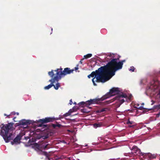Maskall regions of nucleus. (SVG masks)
Masks as SVG:
<instances>
[{"label":"nucleus","instance_id":"obj_32","mask_svg":"<svg viewBox=\"0 0 160 160\" xmlns=\"http://www.w3.org/2000/svg\"><path fill=\"white\" fill-rule=\"evenodd\" d=\"M88 77L89 78H91V76L89 75H88Z\"/></svg>","mask_w":160,"mask_h":160},{"label":"nucleus","instance_id":"obj_3","mask_svg":"<svg viewBox=\"0 0 160 160\" xmlns=\"http://www.w3.org/2000/svg\"><path fill=\"white\" fill-rule=\"evenodd\" d=\"M2 126L1 128L0 134L2 137L5 142H8L10 140L12 139V132L11 130L12 125H10L9 124H2Z\"/></svg>","mask_w":160,"mask_h":160},{"label":"nucleus","instance_id":"obj_35","mask_svg":"<svg viewBox=\"0 0 160 160\" xmlns=\"http://www.w3.org/2000/svg\"><path fill=\"white\" fill-rule=\"evenodd\" d=\"M16 114H17V115H19V113H18V112H17V113H16Z\"/></svg>","mask_w":160,"mask_h":160},{"label":"nucleus","instance_id":"obj_28","mask_svg":"<svg viewBox=\"0 0 160 160\" xmlns=\"http://www.w3.org/2000/svg\"><path fill=\"white\" fill-rule=\"evenodd\" d=\"M70 102H69V104L70 105H72V103H73V102H72V101H70Z\"/></svg>","mask_w":160,"mask_h":160},{"label":"nucleus","instance_id":"obj_2","mask_svg":"<svg viewBox=\"0 0 160 160\" xmlns=\"http://www.w3.org/2000/svg\"><path fill=\"white\" fill-rule=\"evenodd\" d=\"M120 57L117 58L112 59L106 65L101 67L104 68L110 78L115 74V72L122 68V64L118 61Z\"/></svg>","mask_w":160,"mask_h":160},{"label":"nucleus","instance_id":"obj_12","mask_svg":"<svg viewBox=\"0 0 160 160\" xmlns=\"http://www.w3.org/2000/svg\"><path fill=\"white\" fill-rule=\"evenodd\" d=\"M20 122L21 124L22 125H27L28 123H30V122H29V121L26 120L25 119H23V120H21Z\"/></svg>","mask_w":160,"mask_h":160},{"label":"nucleus","instance_id":"obj_37","mask_svg":"<svg viewBox=\"0 0 160 160\" xmlns=\"http://www.w3.org/2000/svg\"><path fill=\"white\" fill-rule=\"evenodd\" d=\"M159 159L160 160V155H159Z\"/></svg>","mask_w":160,"mask_h":160},{"label":"nucleus","instance_id":"obj_15","mask_svg":"<svg viewBox=\"0 0 160 160\" xmlns=\"http://www.w3.org/2000/svg\"><path fill=\"white\" fill-rule=\"evenodd\" d=\"M148 156L150 159L155 158L156 157V155L155 154H148Z\"/></svg>","mask_w":160,"mask_h":160},{"label":"nucleus","instance_id":"obj_4","mask_svg":"<svg viewBox=\"0 0 160 160\" xmlns=\"http://www.w3.org/2000/svg\"><path fill=\"white\" fill-rule=\"evenodd\" d=\"M109 76L104 68L101 69L96 74V75L92 78V81L94 86H97L95 83L94 79L96 78L95 81L97 82H104L108 80L110 77Z\"/></svg>","mask_w":160,"mask_h":160},{"label":"nucleus","instance_id":"obj_20","mask_svg":"<svg viewBox=\"0 0 160 160\" xmlns=\"http://www.w3.org/2000/svg\"><path fill=\"white\" fill-rule=\"evenodd\" d=\"M4 116H7V117L8 118H12V116L11 115V114L9 115H7L6 114H4Z\"/></svg>","mask_w":160,"mask_h":160},{"label":"nucleus","instance_id":"obj_14","mask_svg":"<svg viewBox=\"0 0 160 160\" xmlns=\"http://www.w3.org/2000/svg\"><path fill=\"white\" fill-rule=\"evenodd\" d=\"M92 54H88L83 56V58L82 59V60H83L84 59H87L92 57Z\"/></svg>","mask_w":160,"mask_h":160},{"label":"nucleus","instance_id":"obj_6","mask_svg":"<svg viewBox=\"0 0 160 160\" xmlns=\"http://www.w3.org/2000/svg\"><path fill=\"white\" fill-rule=\"evenodd\" d=\"M96 101H87L85 102H82L78 103V106H74L71 109L69 110V112H71L72 113L73 112H76L79 109L80 107H88V105H90L93 102H95Z\"/></svg>","mask_w":160,"mask_h":160},{"label":"nucleus","instance_id":"obj_22","mask_svg":"<svg viewBox=\"0 0 160 160\" xmlns=\"http://www.w3.org/2000/svg\"><path fill=\"white\" fill-rule=\"evenodd\" d=\"M106 109H107V108H102V109L100 110V112H103L104 111H106Z\"/></svg>","mask_w":160,"mask_h":160},{"label":"nucleus","instance_id":"obj_25","mask_svg":"<svg viewBox=\"0 0 160 160\" xmlns=\"http://www.w3.org/2000/svg\"><path fill=\"white\" fill-rule=\"evenodd\" d=\"M78 65H77V67H76L74 68V70L75 71H77V70H78Z\"/></svg>","mask_w":160,"mask_h":160},{"label":"nucleus","instance_id":"obj_19","mask_svg":"<svg viewBox=\"0 0 160 160\" xmlns=\"http://www.w3.org/2000/svg\"><path fill=\"white\" fill-rule=\"evenodd\" d=\"M135 70V68L134 67L132 66L130 67V69H129V71H131L132 72H134Z\"/></svg>","mask_w":160,"mask_h":160},{"label":"nucleus","instance_id":"obj_34","mask_svg":"<svg viewBox=\"0 0 160 160\" xmlns=\"http://www.w3.org/2000/svg\"><path fill=\"white\" fill-rule=\"evenodd\" d=\"M73 104H76V103L75 102H74L73 103Z\"/></svg>","mask_w":160,"mask_h":160},{"label":"nucleus","instance_id":"obj_9","mask_svg":"<svg viewBox=\"0 0 160 160\" xmlns=\"http://www.w3.org/2000/svg\"><path fill=\"white\" fill-rule=\"evenodd\" d=\"M54 120V118H46L44 119H40L38 121L39 123H41L38 125V126L39 127H41L42 126L43 124L45 123H47L48 122H52Z\"/></svg>","mask_w":160,"mask_h":160},{"label":"nucleus","instance_id":"obj_29","mask_svg":"<svg viewBox=\"0 0 160 160\" xmlns=\"http://www.w3.org/2000/svg\"><path fill=\"white\" fill-rule=\"evenodd\" d=\"M16 117H14V118H13V121H14V122H16V121L15 120V119H16Z\"/></svg>","mask_w":160,"mask_h":160},{"label":"nucleus","instance_id":"obj_7","mask_svg":"<svg viewBox=\"0 0 160 160\" xmlns=\"http://www.w3.org/2000/svg\"><path fill=\"white\" fill-rule=\"evenodd\" d=\"M48 75L52 78V79L49 80V81L51 82V84L48 85L47 86H46L44 87V89L46 90H48L51 88L53 86V83L55 82H58L59 80L58 79L57 77L55 76H54V74L53 72V70H52L51 71L48 72Z\"/></svg>","mask_w":160,"mask_h":160},{"label":"nucleus","instance_id":"obj_30","mask_svg":"<svg viewBox=\"0 0 160 160\" xmlns=\"http://www.w3.org/2000/svg\"><path fill=\"white\" fill-rule=\"evenodd\" d=\"M137 108L140 109H142V107H137Z\"/></svg>","mask_w":160,"mask_h":160},{"label":"nucleus","instance_id":"obj_1","mask_svg":"<svg viewBox=\"0 0 160 160\" xmlns=\"http://www.w3.org/2000/svg\"><path fill=\"white\" fill-rule=\"evenodd\" d=\"M115 96V97L110 100H124L123 98H125L131 100L133 99V97L131 94H127L121 92L118 88H112L105 95L101 98H96L95 99H90L89 100H104L112 96Z\"/></svg>","mask_w":160,"mask_h":160},{"label":"nucleus","instance_id":"obj_16","mask_svg":"<svg viewBox=\"0 0 160 160\" xmlns=\"http://www.w3.org/2000/svg\"><path fill=\"white\" fill-rule=\"evenodd\" d=\"M102 124L101 123H95L93 125V127L95 128L100 127L102 126Z\"/></svg>","mask_w":160,"mask_h":160},{"label":"nucleus","instance_id":"obj_31","mask_svg":"<svg viewBox=\"0 0 160 160\" xmlns=\"http://www.w3.org/2000/svg\"><path fill=\"white\" fill-rule=\"evenodd\" d=\"M83 60H82V59L81 60V61H80V63H81V64H82V61Z\"/></svg>","mask_w":160,"mask_h":160},{"label":"nucleus","instance_id":"obj_27","mask_svg":"<svg viewBox=\"0 0 160 160\" xmlns=\"http://www.w3.org/2000/svg\"><path fill=\"white\" fill-rule=\"evenodd\" d=\"M60 126V124H58V125H55V124H54L53 125V126L54 127H55L56 126H58V127H59Z\"/></svg>","mask_w":160,"mask_h":160},{"label":"nucleus","instance_id":"obj_24","mask_svg":"<svg viewBox=\"0 0 160 160\" xmlns=\"http://www.w3.org/2000/svg\"><path fill=\"white\" fill-rule=\"evenodd\" d=\"M127 123L128 124H132V122L130 121H128L127 122Z\"/></svg>","mask_w":160,"mask_h":160},{"label":"nucleus","instance_id":"obj_8","mask_svg":"<svg viewBox=\"0 0 160 160\" xmlns=\"http://www.w3.org/2000/svg\"><path fill=\"white\" fill-rule=\"evenodd\" d=\"M131 150L132 151L131 153L127 154V156L129 157H133L139 154H141L143 156L144 154V153L141 152L140 150L136 146H133L132 148H131Z\"/></svg>","mask_w":160,"mask_h":160},{"label":"nucleus","instance_id":"obj_36","mask_svg":"<svg viewBox=\"0 0 160 160\" xmlns=\"http://www.w3.org/2000/svg\"><path fill=\"white\" fill-rule=\"evenodd\" d=\"M123 102H123L125 101L124 100H123V101H122Z\"/></svg>","mask_w":160,"mask_h":160},{"label":"nucleus","instance_id":"obj_13","mask_svg":"<svg viewBox=\"0 0 160 160\" xmlns=\"http://www.w3.org/2000/svg\"><path fill=\"white\" fill-rule=\"evenodd\" d=\"M21 139L20 137L19 136H17L13 140V142L15 143H18Z\"/></svg>","mask_w":160,"mask_h":160},{"label":"nucleus","instance_id":"obj_33","mask_svg":"<svg viewBox=\"0 0 160 160\" xmlns=\"http://www.w3.org/2000/svg\"><path fill=\"white\" fill-rule=\"evenodd\" d=\"M96 143L95 142H93V143L92 144L93 145H96Z\"/></svg>","mask_w":160,"mask_h":160},{"label":"nucleus","instance_id":"obj_11","mask_svg":"<svg viewBox=\"0 0 160 160\" xmlns=\"http://www.w3.org/2000/svg\"><path fill=\"white\" fill-rule=\"evenodd\" d=\"M102 68H101V67L100 68H99L98 70H96L95 71L92 72L91 74H89V75L92 77H94L96 75V74L98 72V71H99V70Z\"/></svg>","mask_w":160,"mask_h":160},{"label":"nucleus","instance_id":"obj_18","mask_svg":"<svg viewBox=\"0 0 160 160\" xmlns=\"http://www.w3.org/2000/svg\"><path fill=\"white\" fill-rule=\"evenodd\" d=\"M71 113H72L71 112H69V110L68 111V112H67L64 114V116L66 117L67 116H69V115H71Z\"/></svg>","mask_w":160,"mask_h":160},{"label":"nucleus","instance_id":"obj_10","mask_svg":"<svg viewBox=\"0 0 160 160\" xmlns=\"http://www.w3.org/2000/svg\"><path fill=\"white\" fill-rule=\"evenodd\" d=\"M48 145V144L44 142L42 143L40 145H39L37 143H35L34 145V147L37 150L41 151V149H46L47 148Z\"/></svg>","mask_w":160,"mask_h":160},{"label":"nucleus","instance_id":"obj_26","mask_svg":"<svg viewBox=\"0 0 160 160\" xmlns=\"http://www.w3.org/2000/svg\"><path fill=\"white\" fill-rule=\"evenodd\" d=\"M10 114H11V115L12 116V115H15L16 113L15 112H11V113Z\"/></svg>","mask_w":160,"mask_h":160},{"label":"nucleus","instance_id":"obj_17","mask_svg":"<svg viewBox=\"0 0 160 160\" xmlns=\"http://www.w3.org/2000/svg\"><path fill=\"white\" fill-rule=\"evenodd\" d=\"M53 86L54 87V88L56 89V90H58L59 88V87H60V83H57L56 85H55L54 84H53Z\"/></svg>","mask_w":160,"mask_h":160},{"label":"nucleus","instance_id":"obj_21","mask_svg":"<svg viewBox=\"0 0 160 160\" xmlns=\"http://www.w3.org/2000/svg\"><path fill=\"white\" fill-rule=\"evenodd\" d=\"M125 61H126L125 60H121L119 62H120V63H121L122 64V66L123 64V62H125Z\"/></svg>","mask_w":160,"mask_h":160},{"label":"nucleus","instance_id":"obj_5","mask_svg":"<svg viewBox=\"0 0 160 160\" xmlns=\"http://www.w3.org/2000/svg\"><path fill=\"white\" fill-rule=\"evenodd\" d=\"M74 71V69H70L69 68H65L63 71L62 68H57L56 70H53V71L56 72V73L55 74V76L57 77L59 80L62 77L65 76L66 75L73 73Z\"/></svg>","mask_w":160,"mask_h":160},{"label":"nucleus","instance_id":"obj_23","mask_svg":"<svg viewBox=\"0 0 160 160\" xmlns=\"http://www.w3.org/2000/svg\"><path fill=\"white\" fill-rule=\"evenodd\" d=\"M110 101H106L104 105L109 104L111 103V102H110Z\"/></svg>","mask_w":160,"mask_h":160}]
</instances>
